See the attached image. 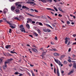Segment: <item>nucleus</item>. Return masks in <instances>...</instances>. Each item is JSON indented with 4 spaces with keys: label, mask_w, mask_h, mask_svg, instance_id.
<instances>
[{
    "label": "nucleus",
    "mask_w": 76,
    "mask_h": 76,
    "mask_svg": "<svg viewBox=\"0 0 76 76\" xmlns=\"http://www.w3.org/2000/svg\"><path fill=\"white\" fill-rule=\"evenodd\" d=\"M54 60H55V62L57 64H58L59 65H61V67H62L63 66V64H61V62L60 61L56 59L55 58H54Z\"/></svg>",
    "instance_id": "obj_1"
},
{
    "label": "nucleus",
    "mask_w": 76,
    "mask_h": 76,
    "mask_svg": "<svg viewBox=\"0 0 76 76\" xmlns=\"http://www.w3.org/2000/svg\"><path fill=\"white\" fill-rule=\"evenodd\" d=\"M65 43L66 44H67L68 42V43L67 44V45H70V39L69 38L66 37L65 39Z\"/></svg>",
    "instance_id": "obj_2"
},
{
    "label": "nucleus",
    "mask_w": 76,
    "mask_h": 76,
    "mask_svg": "<svg viewBox=\"0 0 76 76\" xmlns=\"http://www.w3.org/2000/svg\"><path fill=\"white\" fill-rule=\"evenodd\" d=\"M9 63L8 61H6L4 63V64L5 65H3V68L4 69H5L7 67V64Z\"/></svg>",
    "instance_id": "obj_3"
},
{
    "label": "nucleus",
    "mask_w": 76,
    "mask_h": 76,
    "mask_svg": "<svg viewBox=\"0 0 76 76\" xmlns=\"http://www.w3.org/2000/svg\"><path fill=\"white\" fill-rule=\"evenodd\" d=\"M20 30L22 32H24V33H26V32L25 31L26 30L24 29V27H22L20 28Z\"/></svg>",
    "instance_id": "obj_4"
},
{
    "label": "nucleus",
    "mask_w": 76,
    "mask_h": 76,
    "mask_svg": "<svg viewBox=\"0 0 76 76\" xmlns=\"http://www.w3.org/2000/svg\"><path fill=\"white\" fill-rule=\"evenodd\" d=\"M8 11V10L7 8H5L3 10V12L4 14H5L6 13H7Z\"/></svg>",
    "instance_id": "obj_5"
},
{
    "label": "nucleus",
    "mask_w": 76,
    "mask_h": 76,
    "mask_svg": "<svg viewBox=\"0 0 76 76\" xmlns=\"http://www.w3.org/2000/svg\"><path fill=\"white\" fill-rule=\"evenodd\" d=\"M15 11L16 14H19L20 13V10L18 9H17L15 10Z\"/></svg>",
    "instance_id": "obj_6"
},
{
    "label": "nucleus",
    "mask_w": 76,
    "mask_h": 76,
    "mask_svg": "<svg viewBox=\"0 0 76 76\" xmlns=\"http://www.w3.org/2000/svg\"><path fill=\"white\" fill-rule=\"evenodd\" d=\"M31 50H32L34 52H36V53H37L38 52V50L36 49H35V48L33 49V48H32Z\"/></svg>",
    "instance_id": "obj_7"
},
{
    "label": "nucleus",
    "mask_w": 76,
    "mask_h": 76,
    "mask_svg": "<svg viewBox=\"0 0 76 76\" xmlns=\"http://www.w3.org/2000/svg\"><path fill=\"white\" fill-rule=\"evenodd\" d=\"M58 10H59L60 11H61V12H62L63 13H64L65 12L63 10H62V9H61V8L60 7H58Z\"/></svg>",
    "instance_id": "obj_8"
},
{
    "label": "nucleus",
    "mask_w": 76,
    "mask_h": 76,
    "mask_svg": "<svg viewBox=\"0 0 76 76\" xmlns=\"http://www.w3.org/2000/svg\"><path fill=\"white\" fill-rule=\"evenodd\" d=\"M57 73L58 76H60V74L59 73V71L58 68H57Z\"/></svg>",
    "instance_id": "obj_9"
},
{
    "label": "nucleus",
    "mask_w": 76,
    "mask_h": 76,
    "mask_svg": "<svg viewBox=\"0 0 76 76\" xmlns=\"http://www.w3.org/2000/svg\"><path fill=\"white\" fill-rule=\"evenodd\" d=\"M22 5L20 4L18 5V6L17 7V9H20V8L22 7Z\"/></svg>",
    "instance_id": "obj_10"
},
{
    "label": "nucleus",
    "mask_w": 76,
    "mask_h": 76,
    "mask_svg": "<svg viewBox=\"0 0 76 76\" xmlns=\"http://www.w3.org/2000/svg\"><path fill=\"white\" fill-rule=\"evenodd\" d=\"M22 8L23 9H29V8H28V7H27L26 6H24V5H23L22 7Z\"/></svg>",
    "instance_id": "obj_11"
},
{
    "label": "nucleus",
    "mask_w": 76,
    "mask_h": 76,
    "mask_svg": "<svg viewBox=\"0 0 76 76\" xmlns=\"http://www.w3.org/2000/svg\"><path fill=\"white\" fill-rule=\"evenodd\" d=\"M53 55L55 56H59V54L58 53H54L53 54Z\"/></svg>",
    "instance_id": "obj_12"
},
{
    "label": "nucleus",
    "mask_w": 76,
    "mask_h": 76,
    "mask_svg": "<svg viewBox=\"0 0 76 76\" xmlns=\"http://www.w3.org/2000/svg\"><path fill=\"white\" fill-rule=\"evenodd\" d=\"M36 23L37 24H39V25L41 26H43L42 24V23L40 22H37Z\"/></svg>",
    "instance_id": "obj_13"
},
{
    "label": "nucleus",
    "mask_w": 76,
    "mask_h": 76,
    "mask_svg": "<svg viewBox=\"0 0 76 76\" xmlns=\"http://www.w3.org/2000/svg\"><path fill=\"white\" fill-rule=\"evenodd\" d=\"M11 47V45H7L5 48L7 49H8L9 48H10V47Z\"/></svg>",
    "instance_id": "obj_14"
},
{
    "label": "nucleus",
    "mask_w": 76,
    "mask_h": 76,
    "mask_svg": "<svg viewBox=\"0 0 76 76\" xmlns=\"http://www.w3.org/2000/svg\"><path fill=\"white\" fill-rule=\"evenodd\" d=\"M46 3H47L48 2H51L53 1V0H46Z\"/></svg>",
    "instance_id": "obj_15"
},
{
    "label": "nucleus",
    "mask_w": 76,
    "mask_h": 76,
    "mask_svg": "<svg viewBox=\"0 0 76 76\" xmlns=\"http://www.w3.org/2000/svg\"><path fill=\"white\" fill-rule=\"evenodd\" d=\"M26 26L28 29H29L30 28V26H29V25L28 24H26Z\"/></svg>",
    "instance_id": "obj_16"
},
{
    "label": "nucleus",
    "mask_w": 76,
    "mask_h": 76,
    "mask_svg": "<svg viewBox=\"0 0 76 76\" xmlns=\"http://www.w3.org/2000/svg\"><path fill=\"white\" fill-rule=\"evenodd\" d=\"M74 72V71H71L69 73H68V75H69Z\"/></svg>",
    "instance_id": "obj_17"
},
{
    "label": "nucleus",
    "mask_w": 76,
    "mask_h": 76,
    "mask_svg": "<svg viewBox=\"0 0 76 76\" xmlns=\"http://www.w3.org/2000/svg\"><path fill=\"white\" fill-rule=\"evenodd\" d=\"M37 31L38 32V33L39 34H41V31L39 29H38L37 30Z\"/></svg>",
    "instance_id": "obj_18"
},
{
    "label": "nucleus",
    "mask_w": 76,
    "mask_h": 76,
    "mask_svg": "<svg viewBox=\"0 0 76 76\" xmlns=\"http://www.w3.org/2000/svg\"><path fill=\"white\" fill-rule=\"evenodd\" d=\"M30 4H34V5H36V4L35 3V2L32 1H30Z\"/></svg>",
    "instance_id": "obj_19"
},
{
    "label": "nucleus",
    "mask_w": 76,
    "mask_h": 76,
    "mask_svg": "<svg viewBox=\"0 0 76 76\" xmlns=\"http://www.w3.org/2000/svg\"><path fill=\"white\" fill-rule=\"evenodd\" d=\"M46 9L47 10H52V11H54V10L53 9H51V8H47Z\"/></svg>",
    "instance_id": "obj_20"
},
{
    "label": "nucleus",
    "mask_w": 76,
    "mask_h": 76,
    "mask_svg": "<svg viewBox=\"0 0 76 76\" xmlns=\"http://www.w3.org/2000/svg\"><path fill=\"white\" fill-rule=\"evenodd\" d=\"M46 25L48 27L50 28H51L53 29V28L52 27L49 25L48 24H46Z\"/></svg>",
    "instance_id": "obj_21"
},
{
    "label": "nucleus",
    "mask_w": 76,
    "mask_h": 76,
    "mask_svg": "<svg viewBox=\"0 0 76 76\" xmlns=\"http://www.w3.org/2000/svg\"><path fill=\"white\" fill-rule=\"evenodd\" d=\"M31 72L32 74V76H35V75L34 74V72L32 70L31 71Z\"/></svg>",
    "instance_id": "obj_22"
},
{
    "label": "nucleus",
    "mask_w": 76,
    "mask_h": 76,
    "mask_svg": "<svg viewBox=\"0 0 76 76\" xmlns=\"http://www.w3.org/2000/svg\"><path fill=\"white\" fill-rule=\"evenodd\" d=\"M41 1L42 2V3H46V0H41Z\"/></svg>",
    "instance_id": "obj_23"
},
{
    "label": "nucleus",
    "mask_w": 76,
    "mask_h": 76,
    "mask_svg": "<svg viewBox=\"0 0 76 76\" xmlns=\"http://www.w3.org/2000/svg\"><path fill=\"white\" fill-rule=\"evenodd\" d=\"M28 20L30 22H31L32 21V19L31 18L28 19Z\"/></svg>",
    "instance_id": "obj_24"
},
{
    "label": "nucleus",
    "mask_w": 76,
    "mask_h": 76,
    "mask_svg": "<svg viewBox=\"0 0 76 76\" xmlns=\"http://www.w3.org/2000/svg\"><path fill=\"white\" fill-rule=\"evenodd\" d=\"M27 15H28L30 16H31L32 17H34V16L33 15L31 14H29V13H27Z\"/></svg>",
    "instance_id": "obj_25"
},
{
    "label": "nucleus",
    "mask_w": 76,
    "mask_h": 76,
    "mask_svg": "<svg viewBox=\"0 0 76 76\" xmlns=\"http://www.w3.org/2000/svg\"><path fill=\"white\" fill-rule=\"evenodd\" d=\"M63 64H67V61H63Z\"/></svg>",
    "instance_id": "obj_26"
},
{
    "label": "nucleus",
    "mask_w": 76,
    "mask_h": 76,
    "mask_svg": "<svg viewBox=\"0 0 76 76\" xmlns=\"http://www.w3.org/2000/svg\"><path fill=\"white\" fill-rule=\"evenodd\" d=\"M34 34L35 35V36L37 37L38 36V34L34 32Z\"/></svg>",
    "instance_id": "obj_27"
},
{
    "label": "nucleus",
    "mask_w": 76,
    "mask_h": 76,
    "mask_svg": "<svg viewBox=\"0 0 76 76\" xmlns=\"http://www.w3.org/2000/svg\"><path fill=\"white\" fill-rule=\"evenodd\" d=\"M10 27L11 28H12L13 29V28H15V27L14 26L12 25H10Z\"/></svg>",
    "instance_id": "obj_28"
},
{
    "label": "nucleus",
    "mask_w": 76,
    "mask_h": 76,
    "mask_svg": "<svg viewBox=\"0 0 76 76\" xmlns=\"http://www.w3.org/2000/svg\"><path fill=\"white\" fill-rule=\"evenodd\" d=\"M73 67H74V68L76 69V63L74 64L73 65Z\"/></svg>",
    "instance_id": "obj_29"
},
{
    "label": "nucleus",
    "mask_w": 76,
    "mask_h": 76,
    "mask_svg": "<svg viewBox=\"0 0 76 76\" xmlns=\"http://www.w3.org/2000/svg\"><path fill=\"white\" fill-rule=\"evenodd\" d=\"M11 9L13 10H14L15 9V7H12Z\"/></svg>",
    "instance_id": "obj_30"
},
{
    "label": "nucleus",
    "mask_w": 76,
    "mask_h": 76,
    "mask_svg": "<svg viewBox=\"0 0 76 76\" xmlns=\"http://www.w3.org/2000/svg\"><path fill=\"white\" fill-rule=\"evenodd\" d=\"M7 23L8 24L10 25H12V23H10V22H9L8 21H7Z\"/></svg>",
    "instance_id": "obj_31"
},
{
    "label": "nucleus",
    "mask_w": 76,
    "mask_h": 76,
    "mask_svg": "<svg viewBox=\"0 0 76 76\" xmlns=\"http://www.w3.org/2000/svg\"><path fill=\"white\" fill-rule=\"evenodd\" d=\"M40 75H41L42 76H44V73H43L42 72H40Z\"/></svg>",
    "instance_id": "obj_32"
},
{
    "label": "nucleus",
    "mask_w": 76,
    "mask_h": 76,
    "mask_svg": "<svg viewBox=\"0 0 76 76\" xmlns=\"http://www.w3.org/2000/svg\"><path fill=\"white\" fill-rule=\"evenodd\" d=\"M15 19H16L17 20H19L20 19L18 18L17 17H15Z\"/></svg>",
    "instance_id": "obj_33"
},
{
    "label": "nucleus",
    "mask_w": 76,
    "mask_h": 76,
    "mask_svg": "<svg viewBox=\"0 0 76 76\" xmlns=\"http://www.w3.org/2000/svg\"><path fill=\"white\" fill-rule=\"evenodd\" d=\"M3 20H4V21H5V22L7 21V20L6 19V18H2Z\"/></svg>",
    "instance_id": "obj_34"
},
{
    "label": "nucleus",
    "mask_w": 76,
    "mask_h": 76,
    "mask_svg": "<svg viewBox=\"0 0 76 76\" xmlns=\"http://www.w3.org/2000/svg\"><path fill=\"white\" fill-rule=\"evenodd\" d=\"M51 31L50 30H49V29H47V32H50Z\"/></svg>",
    "instance_id": "obj_35"
},
{
    "label": "nucleus",
    "mask_w": 76,
    "mask_h": 76,
    "mask_svg": "<svg viewBox=\"0 0 76 76\" xmlns=\"http://www.w3.org/2000/svg\"><path fill=\"white\" fill-rule=\"evenodd\" d=\"M13 59L12 58H10L8 60V61H11Z\"/></svg>",
    "instance_id": "obj_36"
},
{
    "label": "nucleus",
    "mask_w": 76,
    "mask_h": 76,
    "mask_svg": "<svg viewBox=\"0 0 76 76\" xmlns=\"http://www.w3.org/2000/svg\"><path fill=\"white\" fill-rule=\"evenodd\" d=\"M43 30L44 32H47V29H43Z\"/></svg>",
    "instance_id": "obj_37"
},
{
    "label": "nucleus",
    "mask_w": 76,
    "mask_h": 76,
    "mask_svg": "<svg viewBox=\"0 0 76 76\" xmlns=\"http://www.w3.org/2000/svg\"><path fill=\"white\" fill-rule=\"evenodd\" d=\"M46 53V52H43V53H42V55H43V56H44L45 55Z\"/></svg>",
    "instance_id": "obj_38"
},
{
    "label": "nucleus",
    "mask_w": 76,
    "mask_h": 76,
    "mask_svg": "<svg viewBox=\"0 0 76 76\" xmlns=\"http://www.w3.org/2000/svg\"><path fill=\"white\" fill-rule=\"evenodd\" d=\"M54 9H55V10H56V12H57L58 11V9H56L55 7H54Z\"/></svg>",
    "instance_id": "obj_39"
},
{
    "label": "nucleus",
    "mask_w": 76,
    "mask_h": 76,
    "mask_svg": "<svg viewBox=\"0 0 76 76\" xmlns=\"http://www.w3.org/2000/svg\"><path fill=\"white\" fill-rule=\"evenodd\" d=\"M52 50H53V51H57L56 49L55 48H53Z\"/></svg>",
    "instance_id": "obj_40"
},
{
    "label": "nucleus",
    "mask_w": 76,
    "mask_h": 76,
    "mask_svg": "<svg viewBox=\"0 0 76 76\" xmlns=\"http://www.w3.org/2000/svg\"><path fill=\"white\" fill-rule=\"evenodd\" d=\"M15 75H18V72H15Z\"/></svg>",
    "instance_id": "obj_41"
},
{
    "label": "nucleus",
    "mask_w": 76,
    "mask_h": 76,
    "mask_svg": "<svg viewBox=\"0 0 76 76\" xmlns=\"http://www.w3.org/2000/svg\"><path fill=\"white\" fill-rule=\"evenodd\" d=\"M54 73H55V74H56V69L55 68H54Z\"/></svg>",
    "instance_id": "obj_42"
},
{
    "label": "nucleus",
    "mask_w": 76,
    "mask_h": 76,
    "mask_svg": "<svg viewBox=\"0 0 76 76\" xmlns=\"http://www.w3.org/2000/svg\"><path fill=\"white\" fill-rule=\"evenodd\" d=\"M30 10L31 12H34V10L33 9H30Z\"/></svg>",
    "instance_id": "obj_43"
},
{
    "label": "nucleus",
    "mask_w": 76,
    "mask_h": 76,
    "mask_svg": "<svg viewBox=\"0 0 76 76\" xmlns=\"http://www.w3.org/2000/svg\"><path fill=\"white\" fill-rule=\"evenodd\" d=\"M19 3V2H17L16 3H15V4L16 6H18Z\"/></svg>",
    "instance_id": "obj_44"
},
{
    "label": "nucleus",
    "mask_w": 76,
    "mask_h": 76,
    "mask_svg": "<svg viewBox=\"0 0 76 76\" xmlns=\"http://www.w3.org/2000/svg\"><path fill=\"white\" fill-rule=\"evenodd\" d=\"M28 51H29L31 53H32V52L31 51V50L30 49H29Z\"/></svg>",
    "instance_id": "obj_45"
},
{
    "label": "nucleus",
    "mask_w": 76,
    "mask_h": 76,
    "mask_svg": "<svg viewBox=\"0 0 76 76\" xmlns=\"http://www.w3.org/2000/svg\"><path fill=\"white\" fill-rule=\"evenodd\" d=\"M70 23V22L69 21H67V24H69Z\"/></svg>",
    "instance_id": "obj_46"
},
{
    "label": "nucleus",
    "mask_w": 76,
    "mask_h": 76,
    "mask_svg": "<svg viewBox=\"0 0 76 76\" xmlns=\"http://www.w3.org/2000/svg\"><path fill=\"white\" fill-rule=\"evenodd\" d=\"M23 27V25H20V28H22V27Z\"/></svg>",
    "instance_id": "obj_47"
},
{
    "label": "nucleus",
    "mask_w": 76,
    "mask_h": 76,
    "mask_svg": "<svg viewBox=\"0 0 76 76\" xmlns=\"http://www.w3.org/2000/svg\"><path fill=\"white\" fill-rule=\"evenodd\" d=\"M68 61L69 62H71V60L70 59L68 60Z\"/></svg>",
    "instance_id": "obj_48"
},
{
    "label": "nucleus",
    "mask_w": 76,
    "mask_h": 76,
    "mask_svg": "<svg viewBox=\"0 0 76 76\" xmlns=\"http://www.w3.org/2000/svg\"><path fill=\"white\" fill-rule=\"evenodd\" d=\"M50 43L52 45H54L55 44V43L54 42H51Z\"/></svg>",
    "instance_id": "obj_49"
},
{
    "label": "nucleus",
    "mask_w": 76,
    "mask_h": 76,
    "mask_svg": "<svg viewBox=\"0 0 76 76\" xmlns=\"http://www.w3.org/2000/svg\"><path fill=\"white\" fill-rule=\"evenodd\" d=\"M72 64H70L69 65V66L70 67H71L72 66Z\"/></svg>",
    "instance_id": "obj_50"
},
{
    "label": "nucleus",
    "mask_w": 76,
    "mask_h": 76,
    "mask_svg": "<svg viewBox=\"0 0 76 76\" xmlns=\"http://www.w3.org/2000/svg\"><path fill=\"white\" fill-rule=\"evenodd\" d=\"M2 60L0 59V64H1L2 63Z\"/></svg>",
    "instance_id": "obj_51"
},
{
    "label": "nucleus",
    "mask_w": 76,
    "mask_h": 76,
    "mask_svg": "<svg viewBox=\"0 0 76 76\" xmlns=\"http://www.w3.org/2000/svg\"><path fill=\"white\" fill-rule=\"evenodd\" d=\"M27 3L28 4H31V1H28L27 2Z\"/></svg>",
    "instance_id": "obj_52"
},
{
    "label": "nucleus",
    "mask_w": 76,
    "mask_h": 76,
    "mask_svg": "<svg viewBox=\"0 0 76 76\" xmlns=\"http://www.w3.org/2000/svg\"><path fill=\"white\" fill-rule=\"evenodd\" d=\"M58 16H60V17H61V16H62V15L59 14H58Z\"/></svg>",
    "instance_id": "obj_53"
},
{
    "label": "nucleus",
    "mask_w": 76,
    "mask_h": 76,
    "mask_svg": "<svg viewBox=\"0 0 76 76\" xmlns=\"http://www.w3.org/2000/svg\"><path fill=\"white\" fill-rule=\"evenodd\" d=\"M72 36H73V37H76V34H73V35H72Z\"/></svg>",
    "instance_id": "obj_54"
},
{
    "label": "nucleus",
    "mask_w": 76,
    "mask_h": 76,
    "mask_svg": "<svg viewBox=\"0 0 76 76\" xmlns=\"http://www.w3.org/2000/svg\"><path fill=\"white\" fill-rule=\"evenodd\" d=\"M35 18H40V17L39 16H35Z\"/></svg>",
    "instance_id": "obj_55"
},
{
    "label": "nucleus",
    "mask_w": 76,
    "mask_h": 76,
    "mask_svg": "<svg viewBox=\"0 0 76 76\" xmlns=\"http://www.w3.org/2000/svg\"><path fill=\"white\" fill-rule=\"evenodd\" d=\"M34 11L35 12H38V11L36 10H34Z\"/></svg>",
    "instance_id": "obj_56"
},
{
    "label": "nucleus",
    "mask_w": 76,
    "mask_h": 76,
    "mask_svg": "<svg viewBox=\"0 0 76 76\" xmlns=\"http://www.w3.org/2000/svg\"><path fill=\"white\" fill-rule=\"evenodd\" d=\"M10 53H11L13 54L14 53V52H13L12 51H11Z\"/></svg>",
    "instance_id": "obj_57"
},
{
    "label": "nucleus",
    "mask_w": 76,
    "mask_h": 76,
    "mask_svg": "<svg viewBox=\"0 0 76 76\" xmlns=\"http://www.w3.org/2000/svg\"><path fill=\"white\" fill-rule=\"evenodd\" d=\"M75 56H76V55H75L74 54H73L72 55V57H73V58H75Z\"/></svg>",
    "instance_id": "obj_58"
},
{
    "label": "nucleus",
    "mask_w": 76,
    "mask_h": 76,
    "mask_svg": "<svg viewBox=\"0 0 76 76\" xmlns=\"http://www.w3.org/2000/svg\"><path fill=\"white\" fill-rule=\"evenodd\" d=\"M72 45H76V42H74L72 44Z\"/></svg>",
    "instance_id": "obj_59"
},
{
    "label": "nucleus",
    "mask_w": 76,
    "mask_h": 76,
    "mask_svg": "<svg viewBox=\"0 0 76 76\" xmlns=\"http://www.w3.org/2000/svg\"><path fill=\"white\" fill-rule=\"evenodd\" d=\"M15 0H9L10 1V2H13V1Z\"/></svg>",
    "instance_id": "obj_60"
},
{
    "label": "nucleus",
    "mask_w": 76,
    "mask_h": 76,
    "mask_svg": "<svg viewBox=\"0 0 76 76\" xmlns=\"http://www.w3.org/2000/svg\"><path fill=\"white\" fill-rule=\"evenodd\" d=\"M32 23L35 24V22L34 21H32Z\"/></svg>",
    "instance_id": "obj_61"
},
{
    "label": "nucleus",
    "mask_w": 76,
    "mask_h": 76,
    "mask_svg": "<svg viewBox=\"0 0 76 76\" xmlns=\"http://www.w3.org/2000/svg\"><path fill=\"white\" fill-rule=\"evenodd\" d=\"M71 51V48H69L68 50V52H70Z\"/></svg>",
    "instance_id": "obj_62"
},
{
    "label": "nucleus",
    "mask_w": 76,
    "mask_h": 76,
    "mask_svg": "<svg viewBox=\"0 0 76 76\" xmlns=\"http://www.w3.org/2000/svg\"><path fill=\"white\" fill-rule=\"evenodd\" d=\"M30 66L31 67H33L34 66V65H32L31 64H30Z\"/></svg>",
    "instance_id": "obj_63"
},
{
    "label": "nucleus",
    "mask_w": 76,
    "mask_h": 76,
    "mask_svg": "<svg viewBox=\"0 0 76 76\" xmlns=\"http://www.w3.org/2000/svg\"><path fill=\"white\" fill-rule=\"evenodd\" d=\"M29 36L30 37H31L32 38H33V36L32 35H29Z\"/></svg>",
    "instance_id": "obj_64"
}]
</instances>
